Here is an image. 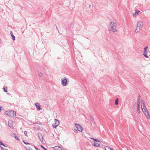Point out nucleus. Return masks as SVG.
<instances>
[{"mask_svg":"<svg viewBox=\"0 0 150 150\" xmlns=\"http://www.w3.org/2000/svg\"><path fill=\"white\" fill-rule=\"evenodd\" d=\"M54 122L55 123L54 125H52L53 126L54 128H56V127H57L58 125H59V122L58 120L55 119H54Z\"/></svg>","mask_w":150,"mask_h":150,"instance_id":"obj_5","label":"nucleus"},{"mask_svg":"<svg viewBox=\"0 0 150 150\" xmlns=\"http://www.w3.org/2000/svg\"><path fill=\"white\" fill-rule=\"evenodd\" d=\"M24 134L25 135V136H27V132L26 131H25L24 132Z\"/></svg>","mask_w":150,"mask_h":150,"instance_id":"obj_31","label":"nucleus"},{"mask_svg":"<svg viewBox=\"0 0 150 150\" xmlns=\"http://www.w3.org/2000/svg\"><path fill=\"white\" fill-rule=\"evenodd\" d=\"M137 111L138 112L139 114H140V110L139 108H137Z\"/></svg>","mask_w":150,"mask_h":150,"instance_id":"obj_29","label":"nucleus"},{"mask_svg":"<svg viewBox=\"0 0 150 150\" xmlns=\"http://www.w3.org/2000/svg\"><path fill=\"white\" fill-rule=\"evenodd\" d=\"M15 138L16 139V140H19V138L18 137V136H15Z\"/></svg>","mask_w":150,"mask_h":150,"instance_id":"obj_30","label":"nucleus"},{"mask_svg":"<svg viewBox=\"0 0 150 150\" xmlns=\"http://www.w3.org/2000/svg\"><path fill=\"white\" fill-rule=\"evenodd\" d=\"M40 146L41 148H42V149L45 150H47L46 148H45V147L43 146L42 145H41Z\"/></svg>","mask_w":150,"mask_h":150,"instance_id":"obj_24","label":"nucleus"},{"mask_svg":"<svg viewBox=\"0 0 150 150\" xmlns=\"http://www.w3.org/2000/svg\"><path fill=\"white\" fill-rule=\"evenodd\" d=\"M141 107H145V102L144 100H141Z\"/></svg>","mask_w":150,"mask_h":150,"instance_id":"obj_13","label":"nucleus"},{"mask_svg":"<svg viewBox=\"0 0 150 150\" xmlns=\"http://www.w3.org/2000/svg\"><path fill=\"white\" fill-rule=\"evenodd\" d=\"M142 109L144 113L145 112H146L147 111V110L145 106V107H142Z\"/></svg>","mask_w":150,"mask_h":150,"instance_id":"obj_16","label":"nucleus"},{"mask_svg":"<svg viewBox=\"0 0 150 150\" xmlns=\"http://www.w3.org/2000/svg\"><path fill=\"white\" fill-rule=\"evenodd\" d=\"M38 137L39 138L41 142H42L43 140V136L42 135V134L41 133H38Z\"/></svg>","mask_w":150,"mask_h":150,"instance_id":"obj_9","label":"nucleus"},{"mask_svg":"<svg viewBox=\"0 0 150 150\" xmlns=\"http://www.w3.org/2000/svg\"><path fill=\"white\" fill-rule=\"evenodd\" d=\"M138 28V27H137L135 30V32H138L139 31V28Z\"/></svg>","mask_w":150,"mask_h":150,"instance_id":"obj_22","label":"nucleus"},{"mask_svg":"<svg viewBox=\"0 0 150 150\" xmlns=\"http://www.w3.org/2000/svg\"><path fill=\"white\" fill-rule=\"evenodd\" d=\"M137 108H139L140 104H137Z\"/></svg>","mask_w":150,"mask_h":150,"instance_id":"obj_36","label":"nucleus"},{"mask_svg":"<svg viewBox=\"0 0 150 150\" xmlns=\"http://www.w3.org/2000/svg\"><path fill=\"white\" fill-rule=\"evenodd\" d=\"M144 114L146 115V117L148 119H150V116L149 114V113L148 111H146V112H145Z\"/></svg>","mask_w":150,"mask_h":150,"instance_id":"obj_14","label":"nucleus"},{"mask_svg":"<svg viewBox=\"0 0 150 150\" xmlns=\"http://www.w3.org/2000/svg\"><path fill=\"white\" fill-rule=\"evenodd\" d=\"M148 48V46H146V47H145L144 49V50H146V49L147 48Z\"/></svg>","mask_w":150,"mask_h":150,"instance_id":"obj_35","label":"nucleus"},{"mask_svg":"<svg viewBox=\"0 0 150 150\" xmlns=\"http://www.w3.org/2000/svg\"><path fill=\"white\" fill-rule=\"evenodd\" d=\"M91 5H89V8H91Z\"/></svg>","mask_w":150,"mask_h":150,"instance_id":"obj_39","label":"nucleus"},{"mask_svg":"<svg viewBox=\"0 0 150 150\" xmlns=\"http://www.w3.org/2000/svg\"><path fill=\"white\" fill-rule=\"evenodd\" d=\"M35 106L37 108V109L38 110H40L41 109V108L40 106V103H35Z\"/></svg>","mask_w":150,"mask_h":150,"instance_id":"obj_6","label":"nucleus"},{"mask_svg":"<svg viewBox=\"0 0 150 150\" xmlns=\"http://www.w3.org/2000/svg\"><path fill=\"white\" fill-rule=\"evenodd\" d=\"M140 97V96L139 95V96L138 98L137 101L139 100V101H140V98H139Z\"/></svg>","mask_w":150,"mask_h":150,"instance_id":"obj_37","label":"nucleus"},{"mask_svg":"<svg viewBox=\"0 0 150 150\" xmlns=\"http://www.w3.org/2000/svg\"><path fill=\"white\" fill-rule=\"evenodd\" d=\"M147 52L146 50H144L143 53V55L146 58H147L148 57V56L147 55Z\"/></svg>","mask_w":150,"mask_h":150,"instance_id":"obj_11","label":"nucleus"},{"mask_svg":"<svg viewBox=\"0 0 150 150\" xmlns=\"http://www.w3.org/2000/svg\"><path fill=\"white\" fill-rule=\"evenodd\" d=\"M62 84L63 86H66L67 85V78L64 77L62 79Z\"/></svg>","mask_w":150,"mask_h":150,"instance_id":"obj_4","label":"nucleus"},{"mask_svg":"<svg viewBox=\"0 0 150 150\" xmlns=\"http://www.w3.org/2000/svg\"><path fill=\"white\" fill-rule=\"evenodd\" d=\"M34 147L36 150H40L38 148H37L35 146H34Z\"/></svg>","mask_w":150,"mask_h":150,"instance_id":"obj_34","label":"nucleus"},{"mask_svg":"<svg viewBox=\"0 0 150 150\" xmlns=\"http://www.w3.org/2000/svg\"><path fill=\"white\" fill-rule=\"evenodd\" d=\"M119 101H118V99L117 98L115 100V104L116 105H118V104Z\"/></svg>","mask_w":150,"mask_h":150,"instance_id":"obj_21","label":"nucleus"},{"mask_svg":"<svg viewBox=\"0 0 150 150\" xmlns=\"http://www.w3.org/2000/svg\"><path fill=\"white\" fill-rule=\"evenodd\" d=\"M74 131L75 132H76V133L78 132V131L76 129H74Z\"/></svg>","mask_w":150,"mask_h":150,"instance_id":"obj_32","label":"nucleus"},{"mask_svg":"<svg viewBox=\"0 0 150 150\" xmlns=\"http://www.w3.org/2000/svg\"><path fill=\"white\" fill-rule=\"evenodd\" d=\"M8 126L10 128H13V124H12V121H9L8 123Z\"/></svg>","mask_w":150,"mask_h":150,"instance_id":"obj_10","label":"nucleus"},{"mask_svg":"<svg viewBox=\"0 0 150 150\" xmlns=\"http://www.w3.org/2000/svg\"><path fill=\"white\" fill-rule=\"evenodd\" d=\"M117 24L113 22H111L110 24V27L109 30L112 31L113 32H117L116 29Z\"/></svg>","mask_w":150,"mask_h":150,"instance_id":"obj_1","label":"nucleus"},{"mask_svg":"<svg viewBox=\"0 0 150 150\" xmlns=\"http://www.w3.org/2000/svg\"><path fill=\"white\" fill-rule=\"evenodd\" d=\"M23 143L25 144H30V143H29L25 142L24 140H23Z\"/></svg>","mask_w":150,"mask_h":150,"instance_id":"obj_26","label":"nucleus"},{"mask_svg":"<svg viewBox=\"0 0 150 150\" xmlns=\"http://www.w3.org/2000/svg\"><path fill=\"white\" fill-rule=\"evenodd\" d=\"M92 144L93 146L96 147H99L100 146V144L98 142H94L93 143H92Z\"/></svg>","mask_w":150,"mask_h":150,"instance_id":"obj_7","label":"nucleus"},{"mask_svg":"<svg viewBox=\"0 0 150 150\" xmlns=\"http://www.w3.org/2000/svg\"><path fill=\"white\" fill-rule=\"evenodd\" d=\"M90 138L93 140V141L96 142H98L100 143L101 142V141L100 140H98V139H96L91 137H90Z\"/></svg>","mask_w":150,"mask_h":150,"instance_id":"obj_15","label":"nucleus"},{"mask_svg":"<svg viewBox=\"0 0 150 150\" xmlns=\"http://www.w3.org/2000/svg\"><path fill=\"white\" fill-rule=\"evenodd\" d=\"M4 91L5 92H7L8 91L7 90V88L6 87L4 88Z\"/></svg>","mask_w":150,"mask_h":150,"instance_id":"obj_23","label":"nucleus"},{"mask_svg":"<svg viewBox=\"0 0 150 150\" xmlns=\"http://www.w3.org/2000/svg\"><path fill=\"white\" fill-rule=\"evenodd\" d=\"M53 148L54 150H62L61 148L58 146L54 147Z\"/></svg>","mask_w":150,"mask_h":150,"instance_id":"obj_12","label":"nucleus"},{"mask_svg":"<svg viewBox=\"0 0 150 150\" xmlns=\"http://www.w3.org/2000/svg\"><path fill=\"white\" fill-rule=\"evenodd\" d=\"M105 150H114L112 148H110L109 146H106L105 147Z\"/></svg>","mask_w":150,"mask_h":150,"instance_id":"obj_18","label":"nucleus"},{"mask_svg":"<svg viewBox=\"0 0 150 150\" xmlns=\"http://www.w3.org/2000/svg\"><path fill=\"white\" fill-rule=\"evenodd\" d=\"M1 145L4 147H7L8 145L7 144H4L3 143H2Z\"/></svg>","mask_w":150,"mask_h":150,"instance_id":"obj_25","label":"nucleus"},{"mask_svg":"<svg viewBox=\"0 0 150 150\" xmlns=\"http://www.w3.org/2000/svg\"><path fill=\"white\" fill-rule=\"evenodd\" d=\"M56 29H58V28H57V27L56 26Z\"/></svg>","mask_w":150,"mask_h":150,"instance_id":"obj_41","label":"nucleus"},{"mask_svg":"<svg viewBox=\"0 0 150 150\" xmlns=\"http://www.w3.org/2000/svg\"><path fill=\"white\" fill-rule=\"evenodd\" d=\"M10 34H11V37L12 38L13 40H15V37L13 35V33H12V32L11 31V32H10Z\"/></svg>","mask_w":150,"mask_h":150,"instance_id":"obj_17","label":"nucleus"},{"mask_svg":"<svg viewBox=\"0 0 150 150\" xmlns=\"http://www.w3.org/2000/svg\"><path fill=\"white\" fill-rule=\"evenodd\" d=\"M75 127L80 132H82L83 130L82 127L80 125L75 124Z\"/></svg>","mask_w":150,"mask_h":150,"instance_id":"obj_3","label":"nucleus"},{"mask_svg":"<svg viewBox=\"0 0 150 150\" xmlns=\"http://www.w3.org/2000/svg\"><path fill=\"white\" fill-rule=\"evenodd\" d=\"M137 104H140V101L139 100L137 101Z\"/></svg>","mask_w":150,"mask_h":150,"instance_id":"obj_38","label":"nucleus"},{"mask_svg":"<svg viewBox=\"0 0 150 150\" xmlns=\"http://www.w3.org/2000/svg\"><path fill=\"white\" fill-rule=\"evenodd\" d=\"M90 119L91 122H92V123L94 124V119L91 116Z\"/></svg>","mask_w":150,"mask_h":150,"instance_id":"obj_20","label":"nucleus"},{"mask_svg":"<svg viewBox=\"0 0 150 150\" xmlns=\"http://www.w3.org/2000/svg\"><path fill=\"white\" fill-rule=\"evenodd\" d=\"M2 143H3V142H2L0 141V145H1Z\"/></svg>","mask_w":150,"mask_h":150,"instance_id":"obj_40","label":"nucleus"},{"mask_svg":"<svg viewBox=\"0 0 150 150\" xmlns=\"http://www.w3.org/2000/svg\"><path fill=\"white\" fill-rule=\"evenodd\" d=\"M135 13L134 14V13H133V16H134L135 15H136V14H138L140 11L139 10L138 11L135 10Z\"/></svg>","mask_w":150,"mask_h":150,"instance_id":"obj_19","label":"nucleus"},{"mask_svg":"<svg viewBox=\"0 0 150 150\" xmlns=\"http://www.w3.org/2000/svg\"><path fill=\"white\" fill-rule=\"evenodd\" d=\"M3 109V107L2 106L0 107V112H1L2 110Z\"/></svg>","mask_w":150,"mask_h":150,"instance_id":"obj_33","label":"nucleus"},{"mask_svg":"<svg viewBox=\"0 0 150 150\" xmlns=\"http://www.w3.org/2000/svg\"><path fill=\"white\" fill-rule=\"evenodd\" d=\"M143 26V24L142 22H139L137 24V27L139 28H142Z\"/></svg>","mask_w":150,"mask_h":150,"instance_id":"obj_8","label":"nucleus"},{"mask_svg":"<svg viewBox=\"0 0 150 150\" xmlns=\"http://www.w3.org/2000/svg\"><path fill=\"white\" fill-rule=\"evenodd\" d=\"M38 75L39 76L41 77L42 76V74L41 72H39L38 74Z\"/></svg>","mask_w":150,"mask_h":150,"instance_id":"obj_28","label":"nucleus"},{"mask_svg":"<svg viewBox=\"0 0 150 150\" xmlns=\"http://www.w3.org/2000/svg\"><path fill=\"white\" fill-rule=\"evenodd\" d=\"M5 114L10 117H13L16 115V112L13 110L6 111Z\"/></svg>","mask_w":150,"mask_h":150,"instance_id":"obj_2","label":"nucleus"},{"mask_svg":"<svg viewBox=\"0 0 150 150\" xmlns=\"http://www.w3.org/2000/svg\"><path fill=\"white\" fill-rule=\"evenodd\" d=\"M0 148H1V150H8L6 149L1 146H0Z\"/></svg>","mask_w":150,"mask_h":150,"instance_id":"obj_27","label":"nucleus"}]
</instances>
